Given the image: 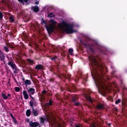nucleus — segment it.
<instances>
[{"mask_svg":"<svg viewBox=\"0 0 127 127\" xmlns=\"http://www.w3.org/2000/svg\"><path fill=\"white\" fill-rule=\"evenodd\" d=\"M12 121L14 123V124H17V121H16V119H15V118L12 119Z\"/></svg>","mask_w":127,"mask_h":127,"instance_id":"obj_35","label":"nucleus"},{"mask_svg":"<svg viewBox=\"0 0 127 127\" xmlns=\"http://www.w3.org/2000/svg\"><path fill=\"white\" fill-rule=\"evenodd\" d=\"M111 68L113 69V71L111 73V75L112 76H113V77H115L116 76L115 74H116V72H117V71L116 70V69H115V67H114L113 66H111Z\"/></svg>","mask_w":127,"mask_h":127,"instance_id":"obj_18","label":"nucleus"},{"mask_svg":"<svg viewBox=\"0 0 127 127\" xmlns=\"http://www.w3.org/2000/svg\"><path fill=\"white\" fill-rule=\"evenodd\" d=\"M80 43L81 44H83L84 46H85V48H88L89 47V50L92 52V53H95V50H94V47H95V44H90L88 42L84 43V42L82 41V40H80Z\"/></svg>","mask_w":127,"mask_h":127,"instance_id":"obj_3","label":"nucleus"},{"mask_svg":"<svg viewBox=\"0 0 127 127\" xmlns=\"http://www.w3.org/2000/svg\"><path fill=\"white\" fill-rule=\"evenodd\" d=\"M45 27L47 29L48 33L49 34H51L52 32H54V26L50 25L49 26L47 25H45Z\"/></svg>","mask_w":127,"mask_h":127,"instance_id":"obj_7","label":"nucleus"},{"mask_svg":"<svg viewBox=\"0 0 127 127\" xmlns=\"http://www.w3.org/2000/svg\"><path fill=\"white\" fill-rule=\"evenodd\" d=\"M55 81V78H52L50 79V82H54Z\"/></svg>","mask_w":127,"mask_h":127,"instance_id":"obj_40","label":"nucleus"},{"mask_svg":"<svg viewBox=\"0 0 127 127\" xmlns=\"http://www.w3.org/2000/svg\"><path fill=\"white\" fill-rule=\"evenodd\" d=\"M91 75H92V77H94L93 76V72L91 71Z\"/></svg>","mask_w":127,"mask_h":127,"instance_id":"obj_52","label":"nucleus"},{"mask_svg":"<svg viewBox=\"0 0 127 127\" xmlns=\"http://www.w3.org/2000/svg\"><path fill=\"white\" fill-rule=\"evenodd\" d=\"M25 86H28V85H31V81L27 79L24 81Z\"/></svg>","mask_w":127,"mask_h":127,"instance_id":"obj_19","label":"nucleus"},{"mask_svg":"<svg viewBox=\"0 0 127 127\" xmlns=\"http://www.w3.org/2000/svg\"><path fill=\"white\" fill-rule=\"evenodd\" d=\"M42 94L43 95H46V94H47V91H46V90H43L42 91Z\"/></svg>","mask_w":127,"mask_h":127,"instance_id":"obj_36","label":"nucleus"},{"mask_svg":"<svg viewBox=\"0 0 127 127\" xmlns=\"http://www.w3.org/2000/svg\"><path fill=\"white\" fill-rule=\"evenodd\" d=\"M62 25H63L64 27L65 28L64 30L65 33H67V34H72V33L76 32V31L73 29L74 28V24L73 23L69 24L65 21H63L62 24H60V27H62Z\"/></svg>","mask_w":127,"mask_h":127,"instance_id":"obj_2","label":"nucleus"},{"mask_svg":"<svg viewBox=\"0 0 127 127\" xmlns=\"http://www.w3.org/2000/svg\"><path fill=\"white\" fill-rule=\"evenodd\" d=\"M32 9L34 12H38V11H39V7L38 6H32Z\"/></svg>","mask_w":127,"mask_h":127,"instance_id":"obj_15","label":"nucleus"},{"mask_svg":"<svg viewBox=\"0 0 127 127\" xmlns=\"http://www.w3.org/2000/svg\"><path fill=\"white\" fill-rule=\"evenodd\" d=\"M40 120H41V124H44V122H45L46 118H43V117H41Z\"/></svg>","mask_w":127,"mask_h":127,"instance_id":"obj_25","label":"nucleus"},{"mask_svg":"<svg viewBox=\"0 0 127 127\" xmlns=\"http://www.w3.org/2000/svg\"><path fill=\"white\" fill-rule=\"evenodd\" d=\"M8 65L10 66L12 69H16V64H15V63H14L13 61H9L8 62Z\"/></svg>","mask_w":127,"mask_h":127,"instance_id":"obj_9","label":"nucleus"},{"mask_svg":"<svg viewBox=\"0 0 127 127\" xmlns=\"http://www.w3.org/2000/svg\"><path fill=\"white\" fill-rule=\"evenodd\" d=\"M15 92H19L20 91V88L18 87H15Z\"/></svg>","mask_w":127,"mask_h":127,"instance_id":"obj_32","label":"nucleus"},{"mask_svg":"<svg viewBox=\"0 0 127 127\" xmlns=\"http://www.w3.org/2000/svg\"><path fill=\"white\" fill-rule=\"evenodd\" d=\"M4 50L5 52H9V49H8L7 46L4 47Z\"/></svg>","mask_w":127,"mask_h":127,"instance_id":"obj_27","label":"nucleus"},{"mask_svg":"<svg viewBox=\"0 0 127 127\" xmlns=\"http://www.w3.org/2000/svg\"><path fill=\"white\" fill-rule=\"evenodd\" d=\"M26 89L27 91V93L29 94V97L31 98L32 100H33V101L34 102V98H33V97H32L31 95H34V94H35V89L33 88H30L29 89L26 88Z\"/></svg>","mask_w":127,"mask_h":127,"instance_id":"obj_5","label":"nucleus"},{"mask_svg":"<svg viewBox=\"0 0 127 127\" xmlns=\"http://www.w3.org/2000/svg\"><path fill=\"white\" fill-rule=\"evenodd\" d=\"M48 17L52 18V17H55V15L53 13H50L48 14Z\"/></svg>","mask_w":127,"mask_h":127,"instance_id":"obj_24","label":"nucleus"},{"mask_svg":"<svg viewBox=\"0 0 127 127\" xmlns=\"http://www.w3.org/2000/svg\"><path fill=\"white\" fill-rule=\"evenodd\" d=\"M47 96L48 97L49 96H50V93H48L47 94Z\"/></svg>","mask_w":127,"mask_h":127,"instance_id":"obj_48","label":"nucleus"},{"mask_svg":"<svg viewBox=\"0 0 127 127\" xmlns=\"http://www.w3.org/2000/svg\"><path fill=\"white\" fill-rule=\"evenodd\" d=\"M58 127H62L61 125H60V124H59V123H58Z\"/></svg>","mask_w":127,"mask_h":127,"instance_id":"obj_46","label":"nucleus"},{"mask_svg":"<svg viewBox=\"0 0 127 127\" xmlns=\"http://www.w3.org/2000/svg\"><path fill=\"white\" fill-rule=\"evenodd\" d=\"M73 49H69L68 52L70 54V55H73Z\"/></svg>","mask_w":127,"mask_h":127,"instance_id":"obj_29","label":"nucleus"},{"mask_svg":"<svg viewBox=\"0 0 127 127\" xmlns=\"http://www.w3.org/2000/svg\"><path fill=\"white\" fill-rule=\"evenodd\" d=\"M2 2H4V0H2Z\"/></svg>","mask_w":127,"mask_h":127,"instance_id":"obj_53","label":"nucleus"},{"mask_svg":"<svg viewBox=\"0 0 127 127\" xmlns=\"http://www.w3.org/2000/svg\"><path fill=\"white\" fill-rule=\"evenodd\" d=\"M84 96L85 98H86V100L89 101L90 103H93V99H92V97H91V96L89 94H85Z\"/></svg>","mask_w":127,"mask_h":127,"instance_id":"obj_13","label":"nucleus"},{"mask_svg":"<svg viewBox=\"0 0 127 127\" xmlns=\"http://www.w3.org/2000/svg\"><path fill=\"white\" fill-rule=\"evenodd\" d=\"M9 47H10V48H11V49H14V46H13V45L12 44H10L8 45Z\"/></svg>","mask_w":127,"mask_h":127,"instance_id":"obj_39","label":"nucleus"},{"mask_svg":"<svg viewBox=\"0 0 127 127\" xmlns=\"http://www.w3.org/2000/svg\"><path fill=\"white\" fill-rule=\"evenodd\" d=\"M78 97L76 95H73L70 99V103L73 106L77 107L78 106H80V102H78Z\"/></svg>","mask_w":127,"mask_h":127,"instance_id":"obj_4","label":"nucleus"},{"mask_svg":"<svg viewBox=\"0 0 127 127\" xmlns=\"http://www.w3.org/2000/svg\"><path fill=\"white\" fill-rule=\"evenodd\" d=\"M27 123H29H29H30V122H29V119H27Z\"/></svg>","mask_w":127,"mask_h":127,"instance_id":"obj_49","label":"nucleus"},{"mask_svg":"<svg viewBox=\"0 0 127 127\" xmlns=\"http://www.w3.org/2000/svg\"><path fill=\"white\" fill-rule=\"evenodd\" d=\"M63 77H64V79H67L68 80V81H70V80H71V74H63Z\"/></svg>","mask_w":127,"mask_h":127,"instance_id":"obj_14","label":"nucleus"},{"mask_svg":"<svg viewBox=\"0 0 127 127\" xmlns=\"http://www.w3.org/2000/svg\"><path fill=\"white\" fill-rule=\"evenodd\" d=\"M30 107L32 108L33 113L34 114V117H37L38 116V112L37 110L34 109V107H33V106H34V101L32 100H30L29 103Z\"/></svg>","mask_w":127,"mask_h":127,"instance_id":"obj_6","label":"nucleus"},{"mask_svg":"<svg viewBox=\"0 0 127 127\" xmlns=\"http://www.w3.org/2000/svg\"><path fill=\"white\" fill-rule=\"evenodd\" d=\"M23 94L24 96V98L25 100H28V94H27V92L26 91L24 90L23 91Z\"/></svg>","mask_w":127,"mask_h":127,"instance_id":"obj_17","label":"nucleus"},{"mask_svg":"<svg viewBox=\"0 0 127 127\" xmlns=\"http://www.w3.org/2000/svg\"><path fill=\"white\" fill-rule=\"evenodd\" d=\"M115 111H116V112H118V109H115Z\"/></svg>","mask_w":127,"mask_h":127,"instance_id":"obj_51","label":"nucleus"},{"mask_svg":"<svg viewBox=\"0 0 127 127\" xmlns=\"http://www.w3.org/2000/svg\"><path fill=\"white\" fill-rule=\"evenodd\" d=\"M19 2L21 3H24V2L27 3L28 1H29V0H17Z\"/></svg>","mask_w":127,"mask_h":127,"instance_id":"obj_23","label":"nucleus"},{"mask_svg":"<svg viewBox=\"0 0 127 127\" xmlns=\"http://www.w3.org/2000/svg\"><path fill=\"white\" fill-rule=\"evenodd\" d=\"M105 108V105L103 104H98L96 105L97 110H103Z\"/></svg>","mask_w":127,"mask_h":127,"instance_id":"obj_11","label":"nucleus"},{"mask_svg":"<svg viewBox=\"0 0 127 127\" xmlns=\"http://www.w3.org/2000/svg\"><path fill=\"white\" fill-rule=\"evenodd\" d=\"M111 123H109V124H108L109 127H111Z\"/></svg>","mask_w":127,"mask_h":127,"instance_id":"obj_50","label":"nucleus"},{"mask_svg":"<svg viewBox=\"0 0 127 127\" xmlns=\"http://www.w3.org/2000/svg\"><path fill=\"white\" fill-rule=\"evenodd\" d=\"M49 22H50V23H51L50 25H52L54 27V25H55V24H56L57 23V22H56V21H54L52 19L50 20L49 21Z\"/></svg>","mask_w":127,"mask_h":127,"instance_id":"obj_20","label":"nucleus"},{"mask_svg":"<svg viewBox=\"0 0 127 127\" xmlns=\"http://www.w3.org/2000/svg\"><path fill=\"white\" fill-rule=\"evenodd\" d=\"M115 103H116V105H119V104H120V103H121L120 99H118V100H117Z\"/></svg>","mask_w":127,"mask_h":127,"instance_id":"obj_38","label":"nucleus"},{"mask_svg":"<svg viewBox=\"0 0 127 127\" xmlns=\"http://www.w3.org/2000/svg\"><path fill=\"white\" fill-rule=\"evenodd\" d=\"M12 70H14L13 73L17 74V66H16V68L12 69Z\"/></svg>","mask_w":127,"mask_h":127,"instance_id":"obj_33","label":"nucleus"},{"mask_svg":"<svg viewBox=\"0 0 127 127\" xmlns=\"http://www.w3.org/2000/svg\"><path fill=\"white\" fill-rule=\"evenodd\" d=\"M0 59L1 61H4L5 59V56L2 51H0Z\"/></svg>","mask_w":127,"mask_h":127,"instance_id":"obj_12","label":"nucleus"},{"mask_svg":"<svg viewBox=\"0 0 127 127\" xmlns=\"http://www.w3.org/2000/svg\"><path fill=\"white\" fill-rule=\"evenodd\" d=\"M1 96L4 100H7V96L4 93H2Z\"/></svg>","mask_w":127,"mask_h":127,"instance_id":"obj_26","label":"nucleus"},{"mask_svg":"<svg viewBox=\"0 0 127 127\" xmlns=\"http://www.w3.org/2000/svg\"><path fill=\"white\" fill-rule=\"evenodd\" d=\"M26 115L27 117H30V115H31V111H30V110H29V109H28L26 111Z\"/></svg>","mask_w":127,"mask_h":127,"instance_id":"obj_22","label":"nucleus"},{"mask_svg":"<svg viewBox=\"0 0 127 127\" xmlns=\"http://www.w3.org/2000/svg\"><path fill=\"white\" fill-rule=\"evenodd\" d=\"M91 127H96V126L95 125V124H92L91 125Z\"/></svg>","mask_w":127,"mask_h":127,"instance_id":"obj_44","label":"nucleus"},{"mask_svg":"<svg viewBox=\"0 0 127 127\" xmlns=\"http://www.w3.org/2000/svg\"><path fill=\"white\" fill-rule=\"evenodd\" d=\"M27 61L28 63H29V64H30V65H33V64L34 63V61L30 59H28L27 60Z\"/></svg>","mask_w":127,"mask_h":127,"instance_id":"obj_21","label":"nucleus"},{"mask_svg":"<svg viewBox=\"0 0 127 127\" xmlns=\"http://www.w3.org/2000/svg\"><path fill=\"white\" fill-rule=\"evenodd\" d=\"M75 127H81V125H80V124H78V125L75 124Z\"/></svg>","mask_w":127,"mask_h":127,"instance_id":"obj_41","label":"nucleus"},{"mask_svg":"<svg viewBox=\"0 0 127 127\" xmlns=\"http://www.w3.org/2000/svg\"><path fill=\"white\" fill-rule=\"evenodd\" d=\"M56 59H57V56H55L54 57H53L52 59H51V60L52 61H55V60H56Z\"/></svg>","mask_w":127,"mask_h":127,"instance_id":"obj_37","label":"nucleus"},{"mask_svg":"<svg viewBox=\"0 0 127 127\" xmlns=\"http://www.w3.org/2000/svg\"><path fill=\"white\" fill-rule=\"evenodd\" d=\"M35 68L36 70H42L43 65L42 64H38L35 66Z\"/></svg>","mask_w":127,"mask_h":127,"instance_id":"obj_16","label":"nucleus"},{"mask_svg":"<svg viewBox=\"0 0 127 127\" xmlns=\"http://www.w3.org/2000/svg\"><path fill=\"white\" fill-rule=\"evenodd\" d=\"M10 117H11V118H12V119H14V117H13V115H12V114H10Z\"/></svg>","mask_w":127,"mask_h":127,"instance_id":"obj_42","label":"nucleus"},{"mask_svg":"<svg viewBox=\"0 0 127 127\" xmlns=\"http://www.w3.org/2000/svg\"><path fill=\"white\" fill-rule=\"evenodd\" d=\"M10 22H14V19L12 17V16H10L9 18Z\"/></svg>","mask_w":127,"mask_h":127,"instance_id":"obj_30","label":"nucleus"},{"mask_svg":"<svg viewBox=\"0 0 127 127\" xmlns=\"http://www.w3.org/2000/svg\"><path fill=\"white\" fill-rule=\"evenodd\" d=\"M8 84H10V82L8 81Z\"/></svg>","mask_w":127,"mask_h":127,"instance_id":"obj_54","label":"nucleus"},{"mask_svg":"<svg viewBox=\"0 0 127 127\" xmlns=\"http://www.w3.org/2000/svg\"><path fill=\"white\" fill-rule=\"evenodd\" d=\"M7 97V98H8V97H10V94H8Z\"/></svg>","mask_w":127,"mask_h":127,"instance_id":"obj_47","label":"nucleus"},{"mask_svg":"<svg viewBox=\"0 0 127 127\" xmlns=\"http://www.w3.org/2000/svg\"><path fill=\"white\" fill-rule=\"evenodd\" d=\"M95 57L89 58V61L91 63V66L93 70L95 78L100 89L105 91L108 89V85L106 84V78L104 74V66L102 64H99Z\"/></svg>","mask_w":127,"mask_h":127,"instance_id":"obj_1","label":"nucleus"},{"mask_svg":"<svg viewBox=\"0 0 127 127\" xmlns=\"http://www.w3.org/2000/svg\"><path fill=\"white\" fill-rule=\"evenodd\" d=\"M66 88L68 92H73V90H75V85L74 84H67L66 85Z\"/></svg>","mask_w":127,"mask_h":127,"instance_id":"obj_8","label":"nucleus"},{"mask_svg":"<svg viewBox=\"0 0 127 127\" xmlns=\"http://www.w3.org/2000/svg\"><path fill=\"white\" fill-rule=\"evenodd\" d=\"M35 4H37V5L39 4V1H36Z\"/></svg>","mask_w":127,"mask_h":127,"instance_id":"obj_45","label":"nucleus"},{"mask_svg":"<svg viewBox=\"0 0 127 127\" xmlns=\"http://www.w3.org/2000/svg\"><path fill=\"white\" fill-rule=\"evenodd\" d=\"M2 17H3V15H2V13L1 11H0V20H1L2 19Z\"/></svg>","mask_w":127,"mask_h":127,"instance_id":"obj_34","label":"nucleus"},{"mask_svg":"<svg viewBox=\"0 0 127 127\" xmlns=\"http://www.w3.org/2000/svg\"><path fill=\"white\" fill-rule=\"evenodd\" d=\"M29 126L31 127H37L39 126V123L31 121L29 123Z\"/></svg>","mask_w":127,"mask_h":127,"instance_id":"obj_10","label":"nucleus"},{"mask_svg":"<svg viewBox=\"0 0 127 127\" xmlns=\"http://www.w3.org/2000/svg\"><path fill=\"white\" fill-rule=\"evenodd\" d=\"M45 24V25H47V23H46V22H45V21L44 20V19L43 18L42 19V21L41 22V24H42V25H43V24Z\"/></svg>","mask_w":127,"mask_h":127,"instance_id":"obj_28","label":"nucleus"},{"mask_svg":"<svg viewBox=\"0 0 127 127\" xmlns=\"http://www.w3.org/2000/svg\"><path fill=\"white\" fill-rule=\"evenodd\" d=\"M52 103H53L52 100L50 99L49 102L48 103L49 105H50V107H51V106L53 105V104Z\"/></svg>","mask_w":127,"mask_h":127,"instance_id":"obj_31","label":"nucleus"},{"mask_svg":"<svg viewBox=\"0 0 127 127\" xmlns=\"http://www.w3.org/2000/svg\"><path fill=\"white\" fill-rule=\"evenodd\" d=\"M45 106L46 107H50L48 103H45Z\"/></svg>","mask_w":127,"mask_h":127,"instance_id":"obj_43","label":"nucleus"}]
</instances>
